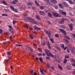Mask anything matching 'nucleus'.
Here are the masks:
<instances>
[{"label":"nucleus","mask_w":75,"mask_h":75,"mask_svg":"<svg viewBox=\"0 0 75 75\" xmlns=\"http://www.w3.org/2000/svg\"><path fill=\"white\" fill-rule=\"evenodd\" d=\"M45 52L47 56L51 57L52 58L54 57V56L51 54V53H50V50H46L45 51Z\"/></svg>","instance_id":"f257e3e1"},{"label":"nucleus","mask_w":75,"mask_h":75,"mask_svg":"<svg viewBox=\"0 0 75 75\" xmlns=\"http://www.w3.org/2000/svg\"><path fill=\"white\" fill-rule=\"evenodd\" d=\"M44 31L46 34H47V35L49 37V38H51V31H48V30H45Z\"/></svg>","instance_id":"f03ea898"},{"label":"nucleus","mask_w":75,"mask_h":75,"mask_svg":"<svg viewBox=\"0 0 75 75\" xmlns=\"http://www.w3.org/2000/svg\"><path fill=\"white\" fill-rule=\"evenodd\" d=\"M59 12L60 14H62L63 16H66V15H67V13H66V12L63 11V10H60L59 11Z\"/></svg>","instance_id":"7ed1b4c3"},{"label":"nucleus","mask_w":75,"mask_h":75,"mask_svg":"<svg viewBox=\"0 0 75 75\" xmlns=\"http://www.w3.org/2000/svg\"><path fill=\"white\" fill-rule=\"evenodd\" d=\"M59 30L60 32H61V33H63L65 35H67V33H66V32H65L64 30L63 29H59Z\"/></svg>","instance_id":"20e7f679"},{"label":"nucleus","mask_w":75,"mask_h":75,"mask_svg":"<svg viewBox=\"0 0 75 75\" xmlns=\"http://www.w3.org/2000/svg\"><path fill=\"white\" fill-rule=\"evenodd\" d=\"M52 14L53 16H54V17H61V16L60 15H58L54 12Z\"/></svg>","instance_id":"39448f33"},{"label":"nucleus","mask_w":75,"mask_h":75,"mask_svg":"<svg viewBox=\"0 0 75 75\" xmlns=\"http://www.w3.org/2000/svg\"><path fill=\"white\" fill-rule=\"evenodd\" d=\"M39 13L41 15H42V16H45V13L42 11H39Z\"/></svg>","instance_id":"423d86ee"},{"label":"nucleus","mask_w":75,"mask_h":75,"mask_svg":"<svg viewBox=\"0 0 75 75\" xmlns=\"http://www.w3.org/2000/svg\"><path fill=\"white\" fill-rule=\"evenodd\" d=\"M69 27H70V29L71 31H72L73 30V25L72 24H70L69 25Z\"/></svg>","instance_id":"0eeeda50"},{"label":"nucleus","mask_w":75,"mask_h":75,"mask_svg":"<svg viewBox=\"0 0 75 75\" xmlns=\"http://www.w3.org/2000/svg\"><path fill=\"white\" fill-rule=\"evenodd\" d=\"M50 1L51 3H54V4H56L57 2V1L55 0H50Z\"/></svg>","instance_id":"6e6552de"},{"label":"nucleus","mask_w":75,"mask_h":75,"mask_svg":"<svg viewBox=\"0 0 75 75\" xmlns=\"http://www.w3.org/2000/svg\"><path fill=\"white\" fill-rule=\"evenodd\" d=\"M33 28L35 30H41L40 28H38L35 25L33 27Z\"/></svg>","instance_id":"1a4fd4ad"},{"label":"nucleus","mask_w":75,"mask_h":75,"mask_svg":"<svg viewBox=\"0 0 75 75\" xmlns=\"http://www.w3.org/2000/svg\"><path fill=\"white\" fill-rule=\"evenodd\" d=\"M41 44L43 45L44 46L45 45V44H47V42L45 41L44 42H41Z\"/></svg>","instance_id":"9d476101"},{"label":"nucleus","mask_w":75,"mask_h":75,"mask_svg":"<svg viewBox=\"0 0 75 75\" xmlns=\"http://www.w3.org/2000/svg\"><path fill=\"white\" fill-rule=\"evenodd\" d=\"M18 1L17 0H13L12 2L13 4H16L17 3Z\"/></svg>","instance_id":"9b49d317"},{"label":"nucleus","mask_w":75,"mask_h":75,"mask_svg":"<svg viewBox=\"0 0 75 75\" xmlns=\"http://www.w3.org/2000/svg\"><path fill=\"white\" fill-rule=\"evenodd\" d=\"M66 69H67V70H71L72 68H71V67L69 66H67L66 67Z\"/></svg>","instance_id":"f8f14e48"},{"label":"nucleus","mask_w":75,"mask_h":75,"mask_svg":"<svg viewBox=\"0 0 75 75\" xmlns=\"http://www.w3.org/2000/svg\"><path fill=\"white\" fill-rule=\"evenodd\" d=\"M47 45L49 48V49H51V46H50V44L49 42H47Z\"/></svg>","instance_id":"ddd939ff"},{"label":"nucleus","mask_w":75,"mask_h":75,"mask_svg":"<svg viewBox=\"0 0 75 75\" xmlns=\"http://www.w3.org/2000/svg\"><path fill=\"white\" fill-rule=\"evenodd\" d=\"M64 20L65 18H63V19H62V20L60 22L61 24H63V23H64Z\"/></svg>","instance_id":"4468645a"},{"label":"nucleus","mask_w":75,"mask_h":75,"mask_svg":"<svg viewBox=\"0 0 75 75\" xmlns=\"http://www.w3.org/2000/svg\"><path fill=\"white\" fill-rule=\"evenodd\" d=\"M69 3L70 4H74V3L73 1H72L71 0H69V1H68Z\"/></svg>","instance_id":"2eb2a0df"},{"label":"nucleus","mask_w":75,"mask_h":75,"mask_svg":"<svg viewBox=\"0 0 75 75\" xmlns=\"http://www.w3.org/2000/svg\"><path fill=\"white\" fill-rule=\"evenodd\" d=\"M39 59L40 61L41 62H42V63H43V62L42 60V57H40L39 58Z\"/></svg>","instance_id":"dca6fc26"},{"label":"nucleus","mask_w":75,"mask_h":75,"mask_svg":"<svg viewBox=\"0 0 75 75\" xmlns=\"http://www.w3.org/2000/svg\"><path fill=\"white\" fill-rule=\"evenodd\" d=\"M27 4L28 5H30V6H32L33 4V3L31 2H29L28 3H27Z\"/></svg>","instance_id":"f3484780"},{"label":"nucleus","mask_w":75,"mask_h":75,"mask_svg":"<svg viewBox=\"0 0 75 75\" xmlns=\"http://www.w3.org/2000/svg\"><path fill=\"white\" fill-rule=\"evenodd\" d=\"M59 6L61 8H64V6H63V5H62L61 4H59Z\"/></svg>","instance_id":"a211bd4d"},{"label":"nucleus","mask_w":75,"mask_h":75,"mask_svg":"<svg viewBox=\"0 0 75 75\" xmlns=\"http://www.w3.org/2000/svg\"><path fill=\"white\" fill-rule=\"evenodd\" d=\"M47 14L50 17H52V14L50 13L49 12Z\"/></svg>","instance_id":"6ab92c4d"},{"label":"nucleus","mask_w":75,"mask_h":75,"mask_svg":"<svg viewBox=\"0 0 75 75\" xmlns=\"http://www.w3.org/2000/svg\"><path fill=\"white\" fill-rule=\"evenodd\" d=\"M35 2L37 6H40V4H39L38 3V2L36 1H35Z\"/></svg>","instance_id":"aec40b11"},{"label":"nucleus","mask_w":75,"mask_h":75,"mask_svg":"<svg viewBox=\"0 0 75 75\" xmlns=\"http://www.w3.org/2000/svg\"><path fill=\"white\" fill-rule=\"evenodd\" d=\"M2 3H3L4 4H5V5H6L7 6V3L6 2V1H2L1 2Z\"/></svg>","instance_id":"412c9836"},{"label":"nucleus","mask_w":75,"mask_h":75,"mask_svg":"<svg viewBox=\"0 0 75 75\" xmlns=\"http://www.w3.org/2000/svg\"><path fill=\"white\" fill-rule=\"evenodd\" d=\"M70 50L73 53V54H75V51H74V49H73L72 48H70Z\"/></svg>","instance_id":"4be33fe9"},{"label":"nucleus","mask_w":75,"mask_h":75,"mask_svg":"<svg viewBox=\"0 0 75 75\" xmlns=\"http://www.w3.org/2000/svg\"><path fill=\"white\" fill-rule=\"evenodd\" d=\"M65 38L66 39H67V40H71V38H70V37H69L68 36H66Z\"/></svg>","instance_id":"5701e85b"},{"label":"nucleus","mask_w":75,"mask_h":75,"mask_svg":"<svg viewBox=\"0 0 75 75\" xmlns=\"http://www.w3.org/2000/svg\"><path fill=\"white\" fill-rule=\"evenodd\" d=\"M40 8L41 10H44L45 8V6H42L40 7Z\"/></svg>","instance_id":"b1692460"},{"label":"nucleus","mask_w":75,"mask_h":75,"mask_svg":"<svg viewBox=\"0 0 75 75\" xmlns=\"http://www.w3.org/2000/svg\"><path fill=\"white\" fill-rule=\"evenodd\" d=\"M40 72H41V74H43V75H44V72L43 71H44L43 70H42L41 69H40Z\"/></svg>","instance_id":"393cba45"},{"label":"nucleus","mask_w":75,"mask_h":75,"mask_svg":"<svg viewBox=\"0 0 75 75\" xmlns=\"http://www.w3.org/2000/svg\"><path fill=\"white\" fill-rule=\"evenodd\" d=\"M67 59H64V64H66V63H67Z\"/></svg>","instance_id":"a878e982"},{"label":"nucleus","mask_w":75,"mask_h":75,"mask_svg":"<svg viewBox=\"0 0 75 75\" xmlns=\"http://www.w3.org/2000/svg\"><path fill=\"white\" fill-rule=\"evenodd\" d=\"M64 40L67 43V44H68L69 43V41L67 39H64Z\"/></svg>","instance_id":"bb28decb"},{"label":"nucleus","mask_w":75,"mask_h":75,"mask_svg":"<svg viewBox=\"0 0 75 75\" xmlns=\"http://www.w3.org/2000/svg\"><path fill=\"white\" fill-rule=\"evenodd\" d=\"M59 58H58V57L56 58V60L57 62H59Z\"/></svg>","instance_id":"cd10ccee"},{"label":"nucleus","mask_w":75,"mask_h":75,"mask_svg":"<svg viewBox=\"0 0 75 75\" xmlns=\"http://www.w3.org/2000/svg\"><path fill=\"white\" fill-rule=\"evenodd\" d=\"M29 37L31 38V39H33L34 38V35H29Z\"/></svg>","instance_id":"c85d7f7f"},{"label":"nucleus","mask_w":75,"mask_h":75,"mask_svg":"<svg viewBox=\"0 0 75 75\" xmlns=\"http://www.w3.org/2000/svg\"><path fill=\"white\" fill-rule=\"evenodd\" d=\"M30 74H33L34 72V70L33 69L30 70Z\"/></svg>","instance_id":"c756f323"},{"label":"nucleus","mask_w":75,"mask_h":75,"mask_svg":"<svg viewBox=\"0 0 75 75\" xmlns=\"http://www.w3.org/2000/svg\"><path fill=\"white\" fill-rule=\"evenodd\" d=\"M15 45L16 46V47H21V46H22V45L17 44H16Z\"/></svg>","instance_id":"7c9ffc66"},{"label":"nucleus","mask_w":75,"mask_h":75,"mask_svg":"<svg viewBox=\"0 0 75 75\" xmlns=\"http://www.w3.org/2000/svg\"><path fill=\"white\" fill-rule=\"evenodd\" d=\"M55 57L56 58H58V54H56L55 55Z\"/></svg>","instance_id":"2f4dec72"},{"label":"nucleus","mask_w":75,"mask_h":75,"mask_svg":"<svg viewBox=\"0 0 75 75\" xmlns=\"http://www.w3.org/2000/svg\"><path fill=\"white\" fill-rule=\"evenodd\" d=\"M47 56L48 57H46V59H50V56Z\"/></svg>","instance_id":"473e14b6"},{"label":"nucleus","mask_w":75,"mask_h":75,"mask_svg":"<svg viewBox=\"0 0 75 75\" xmlns=\"http://www.w3.org/2000/svg\"><path fill=\"white\" fill-rule=\"evenodd\" d=\"M10 8L11 9L12 11L14 10V7L12 6H10Z\"/></svg>","instance_id":"72a5a7b5"},{"label":"nucleus","mask_w":75,"mask_h":75,"mask_svg":"<svg viewBox=\"0 0 75 75\" xmlns=\"http://www.w3.org/2000/svg\"><path fill=\"white\" fill-rule=\"evenodd\" d=\"M64 7H69V5L67 3H66V4L64 6Z\"/></svg>","instance_id":"f704fd0d"},{"label":"nucleus","mask_w":75,"mask_h":75,"mask_svg":"<svg viewBox=\"0 0 75 75\" xmlns=\"http://www.w3.org/2000/svg\"><path fill=\"white\" fill-rule=\"evenodd\" d=\"M10 59H6L5 60V62H8V61H10Z\"/></svg>","instance_id":"c9c22d12"},{"label":"nucleus","mask_w":75,"mask_h":75,"mask_svg":"<svg viewBox=\"0 0 75 75\" xmlns=\"http://www.w3.org/2000/svg\"><path fill=\"white\" fill-rule=\"evenodd\" d=\"M55 37H57L58 38H59V35H58V34H56L55 35Z\"/></svg>","instance_id":"e433bc0d"},{"label":"nucleus","mask_w":75,"mask_h":75,"mask_svg":"<svg viewBox=\"0 0 75 75\" xmlns=\"http://www.w3.org/2000/svg\"><path fill=\"white\" fill-rule=\"evenodd\" d=\"M13 11H15V12H16V13H17L18 10H17L14 8L13 10Z\"/></svg>","instance_id":"4c0bfd02"},{"label":"nucleus","mask_w":75,"mask_h":75,"mask_svg":"<svg viewBox=\"0 0 75 75\" xmlns=\"http://www.w3.org/2000/svg\"><path fill=\"white\" fill-rule=\"evenodd\" d=\"M47 3L48 5H49V6L51 5V3H50L49 2H47Z\"/></svg>","instance_id":"58836bf2"},{"label":"nucleus","mask_w":75,"mask_h":75,"mask_svg":"<svg viewBox=\"0 0 75 75\" xmlns=\"http://www.w3.org/2000/svg\"><path fill=\"white\" fill-rule=\"evenodd\" d=\"M66 3H67L66 2H62V4L63 6H64L66 4Z\"/></svg>","instance_id":"ea45409f"},{"label":"nucleus","mask_w":75,"mask_h":75,"mask_svg":"<svg viewBox=\"0 0 75 75\" xmlns=\"http://www.w3.org/2000/svg\"><path fill=\"white\" fill-rule=\"evenodd\" d=\"M36 18L37 19H38V20H41V18L39 16H37Z\"/></svg>","instance_id":"a19ab883"},{"label":"nucleus","mask_w":75,"mask_h":75,"mask_svg":"<svg viewBox=\"0 0 75 75\" xmlns=\"http://www.w3.org/2000/svg\"><path fill=\"white\" fill-rule=\"evenodd\" d=\"M9 28H10L11 29H12V30H13V27L11 26L10 25H8V26Z\"/></svg>","instance_id":"79ce46f5"},{"label":"nucleus","mask_w":75,"mask_h":75,"mask_svg":"<svg viewBox=\"0 0 75 75\" xmlns=\"http://www.w3.org/2000/svg\"><path fill=\"white\" fill-rule=\"evenodd\" d=\"M38 56H42V54L41 53H39L38 54Z\"/></svg>","instance_id":"37998d69"},{"label":"nucleus","mask_w":75,"mask_h":75,"mask_svg":"<svg viewBox=\"0 0 75 75\" xmlns=\"http://www.w3.org/2000/svg\"><path fill=\"white\" fill-rule=\"evenodd\" d=\"M2 15L3 16H8V15L5 14H2Z\"/></svg>","instance_id":"c03bdc74"},{"label":"nucleus","mask_w":75,"mask_h":75,"mask_svg":"<svg viewBox=\"0 0 75 75\" xmlns=\"http://www.w3.org/2000/svg\"><path fill=\"white\" fill-rule=\"evenodd\" d=\"M2 33H3V30L1 29H0V34H1Z\"/></svg>","instance_id":"a18cd8bd"},{"label":"nucleus","mask_w":75,"mask_h":75,"mask_svg":"<svg viewBox=\"0 0 75 75\" xmlns=\"http://www.w3.org/2000/svg\"><path fill=\"white\" fill-rule=\"evenodd\" d=\"M16 21L15 20L13 21V24H16Z\"/></svg>","instance_id":"49530a36"},{"label":"nucleus","mask_w":75,"mask_h":75,"mask_svg":"<svg viewBox=\"0 0 75 75\" xmlns=\"http://www.w3.org/2000/svg\"><path fill=\"white\" fill-rule=\"evenodd\" d=\"M27 18L29 20H32V18L30 17H27Z\"/></svg>","instance_id":"de8ad7c7"},{"label":"nucleus","mask_w":75,"mask_h":75,"mask_svg":"<svg viewBox=\"0 0 75 75\" xmlns=\"http://www.w3.org/2000/svg\"><path fill=\"white\" fill-rule=\"evenodd\" d=\"M65 58H69V56L68 55L65 56Z\"/></svg>","instance_id":"09e8293b"},{"label":"nucleus","mask_w":75,"mask_h":75,"mask_svg":"<svg viewBox=\"0 0 75 75\" xmlns=\"http://www.w3.org/2000/svg\"><path fill=\"white\" fill-rule=\"evenodd\" d=\"M51 69L52 70H55V69L54 68V66L52 67Z\"/></svg>","instance_id":"8fccbe9b"},{"label":"nucleus","mask_w":75,"mask_h":75,"mask_svg":"<svg viewBox=\"0 0 75 75\" xmlns=\"http://www.w3.org/2000/svg\"><path fill=\"white\" fill-rule=\"evenodd\" d=\"M38 50L39 51V52H42V50H41V49L40 48H39L38 49Z\"/></svg>","instance_id":"3c124183"},{"label":"nucleus","mask_w":75,"mask_h":75,"mask_svg":"<svg viewBox=\"0 0 75 75\" xmlns=\"http://www.w3.org/2000/svg\"><path fill=\"white\" fill-rule=\"evenodd\" d=\"M61 47L62 48H64V47H65V45H64V44H62V45H61Z\"/></svg>","instance_id":"603ef678"},{"label":"nucleus","mask_w":75,"mask_h":75,"mask_svg":"<svg viewBox=\"0 0 75 75\" xmlns=\"http://www.w3.org/2000/svg\"><path fill=\"white\" fill-rule=\"evenodd\" d=\"M9 31H10V32H11V33H12V34H13V32L12 31V30H11L9 29Z\"/></svg>","instance_id":"864d4df0"},{"label":"nucleus","mask_w":75,"mask_h":75,"mask_svg":"<svg viewBox=\"0 0 75 75\" xmlns=\"http://www.w3.org/2000/svg\"><path fill=\"white\" fill-rule=\"evenodd\" d=\"M50 41H51V42H52V43H54V42L53 41V40H52V39H51Z\"/></svg>","instance_id":"5fc2aeb1"},{"label":"nucleus","mask_w":75,"mask_h":75,"mask_svg":"<svg viewBox=\"0 0 75 75\" xmlns=\"http://www.w3.org/2000/svg\"><path fill=\"white\" fill-rule=\"evenodd\" d=\"M58 66L59 67L60 69H62V67H61V66L60 65H59Z\"/></svg>","instance_id":"6e6d98bb"},{"label":"nucleus","mask_w":75,"mask_h":75,"mask_svg":"<svg viewBox=\"0 0 75 75\" xmlns=\"http://www.w3.org/2000/svg\"><path fill=\"white\" fill-rule=\"evenodd\" d=\"M54 8L55 9H58V6H54Z\"/></svg>","instance_id":"4d7b16f0"},{"label":"nucleus","mask_w":75,"mask_h":75,"mask_svg":"<svg viewBox=\"0 0 75 75\" xmlns=\"http://www.w3.org/2000/svg\"><path fill=\"white\" fill-rule=\"evenodd\" d=\"M71 60L73 62H74V63H75V61L74 60V59H71Z\"/></svg>","instance_id":"13d9d810"},{"label":"nucleus","mask_w":75,"mask_h":75,"mask_svg":"<svg viewBox=\"0 0 75 75\" xmlns=\"http://www.w3.org/2000/svg\"><path fill=\"white\" fill-rule=\"evenodd\" d=\"M47 66L48 67V68H50V64H47Z\"/></svg>","instance_id":"bf43d9fd"},{"label":"nucleus","mask_w":75,"mask_h":75,"mask_svg":"<svg viewBox=\"0 0 75 75\" xmlns=\"http://www.w3.org/2000/svg\"><path fill=\"white\" fill-rule=\"evenodd\" d=\"M32 9L33 10H35V7L34 6H33L32 7Z\"/></svg>","instance_id":"052dcab7"},{"label":"nucleus","mask_w":75,"mask_h":75,"mask_svg":"<svg viewBox=\"0 0 75 75\" xmlns=\"http://www.w3.org/2000/svg\"><path fill=\"white\" fill-rule=\"evenodd\" d=\"M10 52L9 51H8L7 52V54L8 55H10Z\"/></svg>","instance_id":"680f3d73"},{"label":"nucleus","mask_w":75,"mask_h":75,"mask_svg":"<svg viewBox=\"0 0 75 75\" xmlns=\"http://www.w3.org/2000/svg\"><path fill=\"white\" fill-rule=\"evenodd\" d=\"M12 37V36H10L9 37V38L10 40H11V39H12V37Z\"/></svg>","instance_id":"e2e57ef3"},{"label":"nucleus","mask_w":75,"mask_h":75,"mask_svg":"<svg viewBox=\"0 0 75 75\" xmlns=\"http://www.w3.org/2000/svg\"><path fill=\"white\" fill-rule=\"evenodd\" d=\"M72 35H73V36L74 37V38H75V34H72Z\"/></svg>","instance_id":"0e129e2a"},{"label":"nucleus","mask_w":75,"mask_h":75,"mask_svg":"<svg viewBox=\"0 0 75 75\" xmlns=\"http://www.w3.org/2000/svg\"><path fill=\"white\" fill-rule=\"evenodd\" d=\"M33 45L34 46H35V47H37V45H36V44H35L33 43Z\"/></svg>","instance_id":"69168bd1"},{"label":"nucleus","mask_w":75,"mask_h":75,"mask_svg":"<svg viewBox=\"0 0 75 75\" xmlns=\"http://www.w3.org/2000/svg\"><path fill=\"white\" fill-rule=\"evenodd\" d=\"M67 48V46H66L64 48V50H66V49Z\"/></svg>","instance_id":"338daca9"},{"label":"nucleus","mask_w":75,"mask_h":75,"mask_svg":"<svg viewBox=\"0 0 75 75\" xmlns=\"http://www.w3.org/2000/svg\"><path fill=\"white\" fill-rule=\"evenodd\" d=\"M34 75H37V73H36V72H34Z\"/></svg>","instance_id":"774afa93"}]
</instances>
